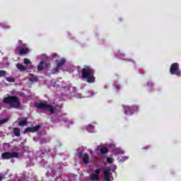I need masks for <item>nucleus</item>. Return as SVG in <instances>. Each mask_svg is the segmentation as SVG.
Instances as JSON below:
<instances>
[{"mask_svg": "<svg viewBox=\"0 0 181 181\" xmlns=\"http://www.w3.org/2000/svg\"><path fill=\"white\" fill-rule=\"evenodd\" d=\"M6 80L9 83H14L15 81V78L11 77L6 78Z\"/></svg>", "mask_w": 181, "mask_h": 181, "instance_id": "obj_20", "label": "nucleus"}, {"mask_svg": "<svg viewBox=\"0 0 181 181\" xmlns=\"http://www.w3.org/2000/svg\"><path fill=\"white\" fill-rule=\"evenodd\" d=\"M86 130L88 131V132L93 133V132H95V127L93 125H88L87 127Z\"/></svg>", "mask_w": 181, "mask_h": 181, "instance_id": "obj_16", "label": "nucleus"}, {"mask_svg": "<svg viewBox=\"0 0 181 181\" xmlns=\"http://www.w3.org/2000/svg\"><path fill=\"white\" fill-rule=\"evenodd\" d=\"M116 88H117V90L119 89V86L116 85Z\"/></svg>", "mask_w": 181, "mask_h": 181, "instance_id": "obj_31", "label": "nucleus"}, {"mask_svg": "<svg viewBox=\"0 0 181 181\" xmlns=\"http://www.w3.org/2000/svg\"><path fill=\"white\" fill-rule=\"evenodd\" d=\"M51 57L52 59H56L57 70H59V67H62V66L64 65V63H66V59L64 58H60L57 54H52Z\"/></svg>", "mask_w": 181, "mask_h": 181, "instance_id": "obj_5", "label": "nucleus"}, {"mask_svg": "<svg viewBox=\"0 0 181 181\" xmlns=\"http://www.w3.org/2000/svg\"><path fill=\"white\" fill-rule=\"evenodd\" d=\"M28 124V119H24L21 122H19V126L20 127H23Z\"/></svg>", "mask_w": 181, "mask_h": 181, "instance_id": "obj_18", "label": "nucleus"}, {"mask_svg": "<svg viewBox=\"0 0 181 181\" xmlns=\"http://www.w3.org/2000/svg\"><path fill=\"white\" fill-rule=\"evenodd\" d=\"M4 76H6V71L0 70V77H4Z\"/></svg>", "mask_w": 181, "mask_h": 181, "instance_id": "obj_21", "label": "nucleus"}, {"mask_svg": "<svg viewBox=\"0 0 181 181\" xmlns=\"http://www.w3.org/2000/svg\"><path fill=\"white\" fill-rule=\"evenodd\" d=\"M4 28H11V26H9L8 24H4Z\"/></svg>", "mask_w": 181, "mask_h": 181, "instance_id": "obj_27", "label": "nucleus"}, {"mask_svg": "<svg viewBox=\"0 0 181 181\" xmlns=\"http://www.w3.org/2000/svg\"><path fill=\"white\" fill-rule=\"evenodd\" d=\"M104 177H105V180H106V181L113 180L112 175H111V173L110 172V168H106L105 170Z\"/></svg>", "mask_w": 181, "mask_h": 181, "instance_id": "obj_10", "label": "nucleus"}, {"mask_svg": "<svg viewBox=\"0 0 181 181\" xmlns=\"http://www.w3.org/2000/svg\"><path fill=\"white\" fill-rule=\"evenodd\" d=\"M116 169H117V167L115 166V167H114V170H112V172H114V170H115Z\"/></svg>", "mask_w": 181, "mask_h": 181, "instance_id": "obj_32", "label": "nucleus"}, {"mask_svg": "<svg viewBox=\"0 0 181 181\" xmlns=\"http://www.w3.org/2000/svg\"><path fill=\"white\" fill-rule=\"evenodd\" d=\"M92 95H94V93L91 92L89 95H86V97H92Z\"/></svg>", "mask_w": 181, "mask_h": 181, "instance_id": "obj_28", "label": "nucleus"}, {"mask_svg": "<svg viewBox=\"0 0 181 181\" xmlns=\"http://www.w3.org/2000/svg\"><path fill=\"white\" fill-rule=\"evenodd\" d=\"M128 159V156H124L123 160H120V162H124V160H127Z\"/></svg>", "mask_w": 181, "mask_h": 181, "instance_id": "obj_26", "label": "nucleus"}, {"mask_svg": "<svg viewBox=\"0 0 181 181\" xmlns=\"http://www.w3.org/2000/svg\"><path fill=\"white\" fill-rule=\"evenodd\" d=\"M57 71H59L58 70L56 71V73H57Z\"/></svg>", "mask_w": 181, "mask_h": 181, "instance_id": "obj_34", "label": "nucleus"}, {"mask_svg": "<svg viewBox=\"0 0 181 181\" xmlns=\"http://www.w3.org/2000/svg\"><path fill=\"white\" fill-rule=\"evenodd\" d=\"M95 152L98 155H104V153H107V152H108V149L105 145L102 144L98 146L95 149Z\"/></svg>", "mask_w": 181, "mask_h": 181, "instance_id": "obj_9", "label": "nucleus"}, {"mask_svg": "<svg viewBox=\"0 0 181 181\" xmlns=\"http://www.w3.org/2000/svg\"><path fill=\"white\" fill-rule=\"evenodd\" d=\"M29 81H31V82L37 81V78L33 76L32 78H29Z\"/></svg>", "mask_w": 181, "mask_h": 181, "instance_id": "obj_22", "label": "nucleus"}, {"mask_svg": "<svg viewBox=\"0 0 181 181\" xmlns=\"http://www.w3.org/2000/svg\"><path fill=\"white\" fill-rule=\"evenodd\" d=\"M69 124H70L71 125H73V122L72 121H69Z\"/></svg>", "mask_w": 181, "mask_h": 181, "instance_id": "obj_29", "label": "nucleus"}, {"mask_svg": "<svg viewBox=\"0 0 181 181\" xmlns=\"http://www.w3.org/2000/svg\"><path fill=\"white\" fill-rule=\"evenodd\" d=\"M100 173V169H96L95 172L90 175L91 180H98V174Z\"/></svg>", "mask_w": 181, "mask_h": 181, "instance_id": "obj_13", "label": "nucleus"}, {"mask_svg": "<svg viewBox=\"0 0 181 181\" xmlns=\"http://www.w3.org/2000/svg\"><path fill=\"white\" fill-rule=\"evenodd\" d=\"M35 107L37 108H39L40 110H46L47 111H49V112H51L53 114L54 111V108L52 107L51 105H49L45 103H38L35 104Z\"/></svg>", "mask_w": 181, "mask_h": 181, "instance_id": "obj_4", "label": "nucleus"}, {"mask_svg": "<svg viewBox=\"0 0 181 181\" xmlns=\"http://www.w3.org/2000/svg\"><path fill=\"white\" fill-rule=\"evenodd\" d=\"M4 103L8 104L12 108H19V107H21V100L16 96L4 98Z\"/></svg>", "mask_w": 181, "mask_h": 181, "instance_id": "obj_2", "label": "nucleus"}, {"mask_svg": "<svg viewBox=\"0 0 181 181\" xmlns=\"http://www.w3.org/2000/svg\"><path fill=\"white\" fill-rule=\"evenodd\" d=\"M116 153H122L124 154V151H121L119 148L116 150Z\"/></svg>", "mask_w": 181, "mask_h": 181, "instance_id": "obj_24", "label": "nucleus"}, {"mask_svg": "<svg viewBox=\"0 0 181 181\" xmlns=\"http://www.w3.org/2000/svg\"><path fill=\"white\" fill-rule=\"evenodd\" d=\"M107 160L108 163H112V158H107Z\"/></svg>", "mask_w": 181, "mask_h": 181, "instance_id": "obj_25", "label": "nucleus"}, {"mask_svg": "<svg viewBox=\"0 0 181 181\" xmlns=\"http://www.w3.org/2000/svg\"><path fill=\"white\" fill-rule=\"evenodd\" d=\"M24 64H28V65L32 64V62H30V61L29 60V59L25 58V59H24Z\"/></svg>", "mask_w": 181, "mask_h": 181, "instance_id": "obj_19", "label": "nucleus"}, {"mask_svg": "<svg viewBox=\"0 0 181 181\" xmlns=\"http://www.w3.org/2000/svg\"><path fill=\"white\" fill-rule=\"evenodd\" d=\"M2 179H4V177H2L1 175H0V181H2Z\"/></svg>", "mask_w": 181, "mask_h": 181, "instance_id": "obj_30", "label": "nucleus"}, {"mask_svg": "<svg viewBox=\"0 0 181 181\" xmlns=\"http://www.w3.org/2000/svg\"><path fill=\"white\" fill-rule=\"evenodd\" d=\"M19 47V53L20 54H26L29 53V48L26 47V44H23L22 40L18 41Z\"/></svg>", "mask_w": 181, "mask_h": 181, "instance_id": "obj_8", "label": "nucleus"}, {"mask_svg": "<svg viewBox=\"0 0 181 181\" xmlns=\"http://www.w3.org/2000/svg\"><path fill=\"white\" fill-rule=\"evenodd\" d=\"M134 108H135V110H138V107L136 106H135Z\"/></svg>", "mask_w": 181, "mask_h": 181, "instance_id": "obj_33", "label": "nucleus"}, {"mask_svg": "<svg viewBox=\"0 0 181 181\" xmlns=\"http://www.w3.org/2000/svg\"><path fill=\"white\" fill-rule=\"evenodd\" d=\"M79 158H81L84 163H88L90 162V157H88V154L87 153H82L81 152H79L78 153Z\"/></svg>", "mask_w": 181, "mask_h": 181, "instance_id": "obj_11", "label": "nucleus"}, {"mask_svg": "<svg viewBox=\"0 0 181 181\" xmlns=\"http://www.w3.org/2000/svg\"><path fill=\"white\" fill-rule=\"evenodd\" d=\"M82 77L85 78L88 83H94L95 78L94 77V70L90 66H86L82 69Z\"/></svg>", "mask_w": 181, "mask_h": 181, "instance_id": "obj_1", "label": "nucleus"}, {"mask_svg": "<svg viewBox=\"0 0 181 181\" xmlns=\"http://www.w3.org/2000/svg\"><path fill=\"white\" fill-rule=\"evenodd\" d=\"M170 74H175V76H180L181 71L179 70V64L174 63L170 68Z\"/></svg>", "mask_w": 181, "mask_h": 181, "instance_id": "obj_6", "label": "nucleus"}, {"mask_svg": "<svg viewBox=\"0 0 181 181\" xmlns=\"http://www.w3.org/2000/svg\"><path fill=\"white\" fill-rule=\"evenodd\" d=\"M37 59L42 60L37 66V70L40 71L42 70H45V69H47L49 64L45 62V60L47 59V56H46V54H41L37 57Z\"/></svg>", "mask_w": 181, "mask_h": 181, "instance_id": "obj_3", "label": "nucleus"}, {"mask_svg": "<svg viewBox=\"0 0 181 181\" xmlns=\"http://www.w3.org/2000/svg\"><path fill=\"white\" fill-rule=\"evenodd\" d=\"M8 122V119H2L0 120V125H2V124H5V122Z\"/></svg>", "mask_w": 181, "mask_h": 181, "instance_id": "obj_23", "label": "nucleus"}, {"mask_svg": "<svg viewBox=\"0 0 181 181\" xmlns=\"http://www.w3.org/2000/svg\"><path fill=\"white\" fill-rule=\"evenodd\" d=\"M124 112L127 115H132L134 113L129 106H124Z\"/></svg>", "mask_w": 181, "mask_h": 181, "instance_id": "obj_14", "label": "nucleus"}, {"mask_svg": "<svg viewBox=\"0 0 181 181\" xmlns=\"http://www.w3.org/2000/svg\"><path fill=\"white\" fill-rule=\"evenodd\" d=\"M40 128V126H35V127H28L25 129L23 134H26V132H36L39 131Z\"/></svg>", "mask_w": 181, "mask_h": 181, "instance_id": "obj_12", "label": "nucleus"}, {"mask_svg": "<svg viewBox=\"0 0 181 181\" xmlns=\"http://www.w3.org/2000/svg\"><path fill=\"white\" fill-rule=\"evenodd\" d=\"M18 156H19V154L17 152H6L1 155L2 159H11V158H18Z\"/></svg>", "mask_w": 181, "mask_h": 181, "instance_id": "obj_7", "label": "nucleus"}, {"mask_svg": "<svg viewBox=\"0 0 181 181\" xmlns=\"http://www.w3.org/2000/svg\"><path fill=\"white\" fill-rule=\"evenodd\" d=\"M13 134L16 135V136H21V130L19 128H14Z\"/></svg>", "mask_w": 181, "mask_h": 181, "instance_id": "obj_17", "label": "nucleus"}, {"mask_svg": "<svg viewBox=\"0 0 181 181\" xmlns=\"http://www.w3.org/2000/svg\"><path fill=\"white\" fill-rule=\"evenodd\" d=\"M16 67L21 71H25V70H26V69H27V66H23V64H17Z\"/></svg>", "mask_w": 181, "mask_h": 181, "instance_id": "obj_15", "label": "nucleus"}]
</instances>
